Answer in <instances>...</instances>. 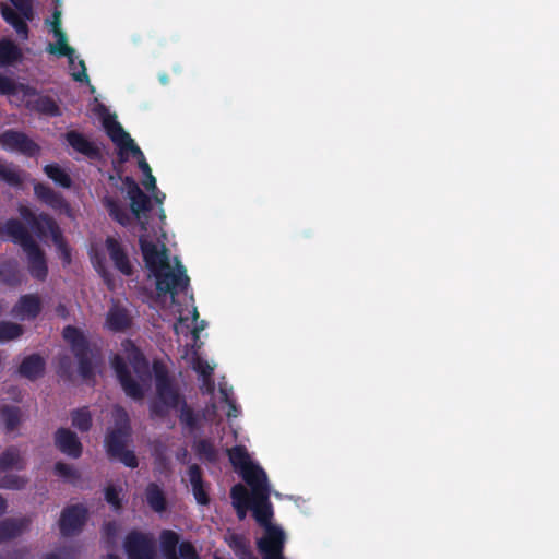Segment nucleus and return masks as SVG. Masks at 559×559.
Returning <instances> with one entry per match:
<instances>
[{"label": "nucleus", "instance_id": "1", "mask_svg": "<svg viewBox=\"0 0 559 559\" xmlns=\"http://www.w3.org/2000/svg\"><path fill=\"white\" fill-rule=\"evenodd\" d=\"M140 249L146 267L156 280V289L160 295L170 294L174 298L185 292L190 284L186 267L177 260L176 270L173 271L169 264L168 249L157 245L144 237L139 239Z\"/></svg>", "mask_w": 559, "mask_h": 559}, {"label": "nucleus", "instance_id": "2", "mask_svg": "<svg viewBox=\"0 0 559 559\" xmlns=\"http://www.w3.org/2000/svg\"><path fill=\"white\" fill-rule=\"evenodd\" d=\"M0 235L21 247L27 258V269L31 276L45 281L48 276L47 259L29 229L17 218H9L0 227Z\"/></svg>", "mask_w": 559, "mask_h": 559}, {"label": "nucleus", "instance_id": "3", "mask_svg": "<svg viewBox=\"0 0 559 559\" xmlns=\"http://www.w3.org/2000/svg\"><path fill=\"white\" fill-rule=\"evenodd\" d=\"M251 510L259 525L265 528L264 536L257 542L258 550L263 559H285L283 556L285 535L282 528L271 523L273 508L269 500V493H266V500L252 497Z\"/></svg>", "mask_w": 559, "mask_h": 559}, {"label": "nucleus", "instance_id": "4", "mask_svg": "<svg viewBox=\"0 0 559 559\" xmlns=\"http://www.w3.org/2000/svg\"><path fill=\"white\" fill-rule=\"evenodd\" d=\"M152 371L155 379L157 401L150 406L153 416L164 418L169 409H176L181 403V392L175 378L162 360H154Z\"/></svg>", "mask_w": 559, "mask_h": 559}, {"label": "nucleus", "instance_id": "5", "mask_svg": "<svg viewBox=\"0 0 559 559\" xmlns=\"http://www.w3.org/2000/svg\"><path fill=\"white\" fill-rule=\"evenodd\" d=\"M19 214L37 238L44 239L48 236L51 237L53 243L60 251L63 263L69 264L71 262V252L64 242L60 227L49 214L44 212L36 214L25 205H20Z\"/></svg>", "mask_w": 559, "mask_h": 559}, {"label": "nucleus", "instance_id": "6", "mask_svg": "<svg viewBox=\"0 0 559 559\" xmlns=\"http://www.w3.org/2000/svg\"><path fill=\"white\" fill-rule=\"evenodd\" d=\"M64 341L70 345L74 357L78 360L79 374L84 380L95 377V362L100 357L97 347H92L84 333L76 326L67 325L62 331Z\"/></svg>", "mask_w": 559, "mask_h": 559}, {"label": "nucleus", "instance_id": "7", "mask_svg": "<svg viewBox=\"0 0 559 559\" xmlns=\"http://www.w3.org/2000/svg\"><path fill=\"white\" fill-rule=\"evenodd\" d=\"M116 427L108 430L105 437V449L108 457L119 455L126 449L131 433V426L128 413L122 407L116 408Z\"/></svg>", "mask_w": 559, "mask_h": 559}, {"label": "nucleus", "instance_id": "8", "mask_svg": "<svg viewBox=\"0 0 559 559\" xmlns=\"http://www.w3.org/2000/svg\"><path fill=\"white\" fill-rule=\"evenodd\" d=\"M111 368L115 371L117 380L127 396L134 401H141L144 399V386L132 377L128 362L121 355L115 354L112 356Z\"/></svg>", "mask_w": 559, "mask_h": 559}, {"label": "nucleus", "instance_id": "9", "mask_svg": "<svg viewBox=\"0 0 559 559\" xmlns=\"http://www.w3.org/2000/svg\"><path fill=\"white\" fill-rule=\"evenodd\" d=\"M123 547L128 559H155L154 540L145 533L131 531L124 538Z\"/></svg>", "mask_w": 559, "mask_h": 559}, {"label": "nucleus", "instance_id": "10", "mask_svg": "<svg viewBox=\"0 0 559 559\" xmlns=\"http://www.w3.org/2000/svg\"><path fill=\"white\" fill-rule=\"evenodd\" d=\"M0 144L7 151L19 152L27 157H34L40 152V146L35 141L24 132L13 129L0 134Z\"/></svg>", "mask_w": 559, "mask_h": 559}, {"label": "nucleus", "instance_id": "11", "mask_svg": "<svg viewBox=\"0 0 559 559\" xmlns=\"http://www.w3.org/2000/svg\"><path fill=\"white\" fill-rule=\"evenodd\" d=\"M88 511L83 504H71L66 507L59 519L60 533L64 537L80 533L85 525Z\"/></svg>", "mask_w": 559, "mask_h": 559}, {"label": "nucleus", "instance_id": "12", "mask_svg": "<svg viewBox=\"0 0 559 559\" xmlns=\"http://www.w3.org/2000/svg\"><path fill=\"white\" fill-rule=\"evenodd\" d=\"M105 248L115 269L119 273L127 277L134 274V266L130 260L128 251L119 239L108 236L105 240Z\"/></svg>", "mask_w": 559, "mask_h": 559}, {"label": "nucleus", "instance_id": "13", "mask_svg": "<svg viewBox=\"0 0 559 559\" xmlns=\"http://www.w3.org/2000/svg\"><path fill=\"white\" fill-rule=\"evenodd\" d=\"M103 126L107 135L117 146H119L121 153L126 151L131 154H141V148L134 143L130 134L123 130L122 126L115 119V117L109 115L104 117Z\"/></svg>", "mask_w": 559, "mask_h": 559}, {"label": "nucleus", "instance_id": "14", "mask_svg": "<svg viewBox=\"0 0 559 559\" xmlns=\"http://www.w3.org/2000/svg\"><path fill=\"white\" fill-rule=\"evenodd\" d=\"M24 96H37L34 99L26 100V107L32 110L49 117H60L62 115L57 102L48 95H38L36 88L28 85H21Z\"/></svg>", "mask_w": 559, "mask_h": 559}, {"label": "nucleus", "instance_id": "15", "mask_svg": "<svg viewBox=\"0 0 559 559\" xmlns=\"http://www.w3.org/2000/svg\"><path fill=\"white\" fill-rule=\"evenodd\" d=\"M56 448L71 459H79L83 453V444L78 435L69 428H58L53 435Z\"/></svg>", "mask_w": 559, "mask_h": 559}, {"label": "nucleus", "instance_id": "16", "mask_svg": "<svg viewBox=\"0 0 559 559\" xmlns=\"http://www.w3.org/2000/svg\"><path fill=\"white\" fill-rule=\"evenodd\" d=\"M242 479L250 486L252 497L266 500L269 493L267 476L265 471L255 464H250L240 472Z\"/></svg>", "mask_w": 559, "mask_h": 559}, {"label": "nucleus", "instance_id": "17", "mask_svg": "<svg viewBox=\"0 0 559 559\" xmlns=\"http://www.w3.org/2000/svg\"><path fill=\"white\" fill-rule=\"evenodd\" d=\"M68 145L75 151L87 157L91 160H99L102 158V151L99 146L88 140L83 133L71 130L64 134Z\"/></svg>", "mask_w": 559, "mask_h": 559}, {"label": "nucleus", "instance_id": "18", "mask_svg": "<svg viewBox=\"0 0 559 559\" xmlns=\"http://www.w3.org/2000/svg\"><path fill=\"white\" fill-rule=\"evenodd\" d=\"M123 183L127 188V194L131 201V212L134 216L140 218L141 213L150 212L152 209L151 198L141 190L138 182L132 177L127 176L123 179Z\"/></svg>", "mask_w": 559, "mask_h": 559}, {"label": "nucleus", "instance_id": "19", "mask_svg": "<svg viewBox=\"0 0 559 559\" xmlns=\"http://www.w3.org/2000/svg\"><path fill=\"white\" fill-rule=\"evenodd\" d=\"M128 362L140 381L146 383L151 379L150 362L142 350L132 342L128 341L126 347Z\"/></svg>", "mask_w": 559, "mask_h": 559}, {"label": "nucleus", "instance_id": "20", "mask_svg": "<svg viewBox=\"0 0 559 559\" xmlns=\"http://www.w3.org/2000/svg\"><path fill=\"white\" fill-rule=\"evenodd\" d=\"M34 194L41 203L46 204L55 211L70 210L69 203L63 198V195L60 192L55 191L46 183H34Z\"/></svg>", "mask_w": 559, "mask_h": 559}, {"label": "nucleus", "instance_id": "21", "mask_svg": "<svg viewBox=\"0 0 559 559\" xmlns=\"http://www.w3.org/2000/svg\"><path fill=\"white\" fill-rule=\"evenodd\" d=\"M41 312L40 298L35 294H26L20 297L12 309V313L21 319L34 320Z\"/></svg>", "mask_w": 559, "mask_h": 559}, {"label": "nucleus", "instance_id": "22", "mask_svg": "<svg viewBox=\"0 0 559 559\" xmlns=\"http://www.w3.org/2000/svg\"><path fill=\"white\" fill-rule=\"evenodd\" d=\"M31 521L27 518H7L0 521V544L12 540L23 534Z\"/></svg>", "mask_w": 559, "mask_h": 559}, {"label": "nucleus", "instance_id": "23", "mask_svg": "<svg viewBox=\"0 0 559 559\" xmlns=\"http://www.w3.org/2000/svg\"><path fill=\"white\" fill-rule=\"evenodd\" d=\"M132 319L128 310L120 305H112L106 316V325L112 332H122L129 329Z\"/></svg>", "mask_w": 559, "mask_h": 559}, {"label": "nucleus", "instance_id": "24", "mask_svg": "<svg viewBox=\"0 0 559 559\" xmlns=\"http://www.w3.org/2000/svg\"><path fill=\"white\" fill-rule=\"evenodd\" d=\"M188 477L197 502L201 506H207L210 497L204 487L201 467L198 464H191L188 468Z\"/></svg>", "mask_w": 559, "mask_h": 559}, {"label": "nucleus", "instance_id": "25", "mask_svg": "<svg viewBox=\"0 0 559 559\" xmlns=\"http://www.w3.org/2000/svg\"><path fill=\"white\" fill-rule=\"evenodd\" d=\"M46 362L38 354L26 356L19 366V373L28 379L36 380L45 372Z\"/></svg>", "mask_w": 559, "mask_h": 559}, {"label": "nucleus", "instance_id": "26", "mask_svg": "<svg viewBox=\"0 0 559 559\" xmlns=\"http://www.w3.org/2000/svg\"><path fill=\"white\" fill-rule=\"evenodd\" d=\"M23 58L21 48L11 39L0 40V67L12 66Z\"/></svg>", "mask_w": 559, "mask_h": 559}, {"label": "nucleus", "instance_id": "27", "mask_svg": "<svg viewBox=\"0 0 559 559\" xmlns=\"http://www.w3.org/2000/svg\"><path fill=\"white\" fill-rule=\"evenodd\" d=\"M24 468L25 461L16 447L11 445L7 448L0 455V473L9 469L22 471Z\"/></svg>", "mask_w": 559, "mask_h": 559}, {"label": "nucleus", "instance_id": "28", "mask_svg": "<svg viewBox=\"0 0 559 559\" xmlns=\"http://www.w3.org/2000/svg\"><path fill=\"white\" fill-rule=\"evenodd\" d=\"M145 498L150 508L155 512H164L167 500L163 489L156 483H150L145 488Z\"/></svg>", "mask_w": 559, "mask_h": 559}, {"label": "nucleus", "instance_id": "29", "mask_svg": "<svg viewBox=\"0 0 559 559\" xmlns=\"http://www.w3.org/2000/svg\"><path fill=\"white\" fill-rule=\"evenodd\" d=\"M193 449L201 462L209 464H216L218 462V450L210 439H200L194 443Z\"/></svg>", "mask_w": 559, "mask_h": 559}, {"label": "nucleus", "instance_id": "30", "mask_svg": "<svg viewBox=\"0 0 559 559\" xmlns=\"http://www.w3.org/2000/svg\"><path fill=\"white\" fill-rule=\"evenodd\" d=\"M104 204L114 221L121 226H128L130 224L131 217L129 211L119 200L106 198Z\"/></svg>", "mask_w": 559, "mask_h": 559}, {"label": "nucleus", "instance_id": "31", "mask_svg": "<svg viewBox=\"0 0 559 559\" xmlns=\"http://www.w3.org/2000/svg\"><path fill=\"white\" fill-rule=\"evenodd\" d=\"M178 418L180 424L190 431L197 430L200 426V414L195 413L194 409L187 404L186 399L182 394L181 403L179 405Z\"/></svg>", "mask_w": 559, "mask_h": 559}, {"label": "nucleus", "instance_id": "32", "mask_svg": "<svg viewBox=\"0 0 559 559\" xmlns=\"http://www.w3.org/2000/svg\"><path fill=\"white\" fill-rule=\"evenodd\" d=\"M160 549L165 559H179L177 546L179 545V535L171 530H164L160 533Z\"/></svg>", "mask_w": 559, "mask_h": 559}, {"label": "nucleus", "instance_id": "33", "mask_svg": "<svg viewBox=\"0 0 559 559\" xmlns=\"http://www.w3.org/2000/svg\"><path fill=\"white\" fill-rule=\"evenodd\" d=\"M44 173L49 179H51L56 185L60 186L61 188H71L72 179L70 175L59 164H47L44 167Z\"/></svg>", "mask_w": 559, "mask_h": 559}, {"label": "nucleus", "instance_id": "34", "mask_svg": "<svg viewBox=\"0 0 559 559\" xmlns=\"http://www.w3.org/2000/svg\"><path fill=\"white\" fill-rule=\"evenodd\" d=\"M0 418L5 427V431L12 432L21 424V411L14 405H2L0 406Z\"/></svg>", "mask_w": 559, "mask_h": 559}, {"label": "nucleus", "instance_id": "35", "mask_svg": "<svg viewBox=\"0 0 559 559\" xmlns=\"http://www.w3.org/2000/svg\"><path fill=\"white\" fill-rule=\"evenodd\" d=\"M2 17L16 31L19 35L25 39L28 37L29 28L27 25V20L22 17L15 10L8 7L4 8L2 10Z\"/></svg>", "mask_w": 559, "mask_h": 559}, {"label": "nucleus", "instance_id": "36", "mask_svg": "<svg viewBox=\"0 0 559 559\" xmlns=\"http://www.w3.org/2000/svg\"><path fill=\"white\" fill-rule=\"evenodd\" d=\"M55 36L58 39V45L49 44L48 51L53 55L68 57L70 66L74 64L73 55L74 49L67 44V37L62 29L56 28Z\"/></svg>", "mask_w": 559, "mask_h": 559}, {"label": "nucleus", "instance_id": "37", "mask_svg": "<svg viewBox=\"0 0 559 559\" xmlns=\"http://www.w3.org/2000/svg\"><path fill=\"white\" fill-rule=\"evenodd\" d=\"M72 426L81 432H87L92 428L93 419L90 408L83 406L71 412Z\"/></svg>", "mask_w": 559, "mask_h": 559}, {"label": "nucleus", "instance_id": "38", "mask_svg": "<svg viewBox=\"0 0 559 559\" xmlns=\"http://www.w3.org/2000/svg\"><path fill=\"white\" fill-rule=\"evenodd\" d=\"M227 454L231 465L235 468H239L240 472L243 471L250 464H252L248 451L243 445H235L228 449Z\"/></svg>", "mask_w": 559, "mask_h": 559}, {"label": "nucleus", "instance_id": "39", "mask_svg": "<svg viewBox=\"0 0 559 559\" xmlns=\"http://www.w3.org/2000/svg\"><path fill=\"white\" fill-rule=\"evenodd\" d=\"M24 329L21 324L11 321H0V343L21 337Z\"/></svg>", "mask_w": 559, "mask_h": 559}, {"label": "nucleus", "instance_id": "40", "mask_svg": "<svg viewBox=\"0 0 559 559\" xmlns=\"http://www.w3.org/2000/svg\"><path fill=\"white\" fill-rule=\"evenodd\" d=\"M0 282L9 286H15L20 284L19 270L14 263L5 262L1 264Z\"/></svg>", "mask_w": 559, "mask_h": 559}, {"label": "nucleus", "instance_id": "41", "mask_svg": "<svg viewBox=\"0 0 559 559\" xmlns=\"http://www.w3.org/2000/svg\"><path fill=\"white\" fill-rule=\"evenodd\" d=\"M230 498L234 507L252 504V496L249 495L247 488L241 484H236L231 487Z\"/></svg>", "mask_w": 559, "mask_h": 559}, {"label": "nucleus", "instance_id": "42", "mask_svg": "<svg viewBox=\"0 0 559 559\" xmlns=\"http://www.w3.org/2000/svg\"><path fill=\"white\" fill-rule=\"evenodd\" d=\"M55 474L69 481H75L80 478V473L70 464H67L64 462H57L55 464Z\"/></svg>", "mask_w": 559, "mask_h": 559}, {"label": "nucleus", "instance_id": "43", "mask_svg": "<svg viewBox=\"0 0 559 559\" xmlns=\"http://www.w3.org/2000/svg\"><path fill=\"white\" fill-rule=\"evenodd\" d=\"M119 526L116 521L106 522L103 525V538L107 548H114L117 544Z\"/></svg>", "mask_w": 559, "mask_h": 559}, {"label": "nucleus", "instance_id": "44", "mask_svg": "<svg viewBox=\"0 0 559 559\" xmlns=\"http://www.w3.org/2000/svg\"><path fill=\"white\" fill-rule=\"evenodd\" d=\"M0 179L13 187H19L23 182L19 171L3 164H0Z\"/></svg>", "mask_w": 559, "mask_h": 559}, {"label": "nucleus", "instance_id": "45", "mask_svg": "<svg viewBox=\"0 0 559 559\" xmlns=\"http://www.w3.org/2000/svg\"><path fill=\"white\" fill-rule=\"evenodd\" d=\"M27 479L19 475L9 474L0 479V488L20 490L25 487Z\"/></svg>", "mask_w": 559, "mask_h": 559}, {"label": "nucleus", "instance_id": "46", "mask_svg": "<svg viewBox=\"0 0 559 559\" xmlns=\"http://www.w3.org/2000/svg\"><path fill=\"white\" fill-rule=\"evenodd\" d=\"M94 266H95L96 272L102 277L104 284L107 286V288L110 292H114L116 288V278H115L114 274L105 266L102 259H97Z\"/></svg>", "mask_w": 559, "mask_h": 559}, {"label": "nucleus", "instance_id": "47", "mask_svg": "<svg viewBox=\"0 0 559 559\" xmlns=\"http://www.w3.org/2000/svg\"><path fill=\"white\" fill-rule=\"evenodd\" d=\"M204 329V321L200 323V326H194L191 330V334L193 335V338H199V333L201 330ZM174 331L176 334H188L190 332L189 324H188V318L180 317L178 322L174 324Z\"/></svg>", "mask_w": 559, "mask_h": 559}, {"label": "nucleus", "instance_id": "48", "mask_svg": "<svg viewBox=\"0 0 559 559\" xmlns=\"http://www.w3.org/2000/svg\"><path fill=\"white\" fill-rule=\"evenodd\" d=\"M112 460H118L123 465L130 468H136L139 465L138 457L132 450H128L127 448L119 452V455L112 456Z\"/></svg>", "mask_w": 559, "mask_h": 559}, {"label": "nucleus", "instance_id": "49", "mask_svg": "<svg viewBox=\"0 0 559 559\" xmlns=\"http://www.w3.org/2000/svg\"><path fill=\"white\" fill-rule=\"evenodd\" d=\"M119 495H120V490H118L114 486H108L105 489V499L114 508L115 511L120 510L122 507L121 499H120Z\"/></svg>", "mask_w": 559, "mask_h": 559}, {"label": "nucleus", "instance_id": "50", "mask_svg": "<svg viewBox=\"0 0 559 559\" xmlns=\"http://www.w3.org/2000/svg\"><path fill=\"white\" fill-rule=\"evenodd\" d=\"M17 13L27 21L34 19V10L31 0H17L14 2Z\"/></svg>", "mask_w": 559, "mask_h": 559}, {"label": "nucleus", "instance_id": "51", "mask_svg": "<svg viewBox=\"0 0 559 559\" xmlns=\"http://www.w3.org/2000/svg\"><path fill=\"white\" fill-rule=\"evenodd\" d=\"M193 370L203 378L213 376L214 368L206 360L197 357L193 361Z\"/></svg>", "mask_w": 559, "mask_h": 559}, {"label": "nucleus", "instance_id": "52", "mask_svg": "<svg viewBox=\"0 0 559 559\" xmlns=\"http://www.w3.org/2000/svg\"><path fill=\"white\" fill-rule=\"evenodd\" d=\"M16 83L10 78L0 74V94L1 95H14L16 94Z\"/></svg>", "mask_w": 559, "mask_h": 559}, {"label": "nucleus", "instance_id": "53", "mask_svg": "<svg viewBox=\"0 0 559 559\" xmlns=\"http://www.w3.org/2000/svg\"><path fill=\"white\" fill-rule=\"evenodd\" d=\"M179 559H199L195 547L190 542H182L179 545Z\"/></svg>", "mask_w": 559, "mask_h": 559}, {"label": "nucleus", "instance_id": "54", "mask_svg": "<svg viewBox=\"0 0 559 559\" xmlns=\"http://www.w3.org/2000/svg\"><path fill=\"white\" fill-rule=\"evenodd\" d=\"M75 556V550L73 548H63L58 554H48L41 559H73Z\"/></svg>", "mask_w": 559, "mask_h": 559}, {"label": "nucleus", "instance_id": "55", "mask_svg": "<svg viewBox=\"0 0 559 559\" xmlns=\"http://www.w3.org/2000/svg\"><path fill=\"white\" fill-rule=\"evenodd\" d=\"M28 555L29 550L27 549V547H20L8 552L5 558L0 559H27Z\"/></svg>", "mask_w": 559, "mask_h": 559}, {"label": "nucleus", "instance_id": "56", "mask_svg": "<svg viewBox=\"0 0 559 559\" xmlns=\"http://www.w3.org/2000/svg\"><path fill=\"white\" fill-rule=\"evenodd\" d=\"M215 390V382L213 379V376L203 377L202 378V384H201V391L203 394H213Z\"/></svg>", "mask_w": 559, "mask_h": 559}, {"label": "nucleus", "instance_id": "57", "mask_svg": "<svg viewBox=\"0 0 559 559\" xmlns=\"http://www.w3.org/2000/svg\"><path fill=\"white\" fill-rule=\"evenodd\" d=\"M79 66L81 68V71L73 72V74H72L73 80L76 82H80V83L88 82V75L86 73L85 62L83 60H80Z\"/></svg>", "mask_w": 559, "mask_h": 559}, {"label": "nucleus", "instance_id": "58", "mask_svg": "<svg viewBox=\"0 0 559 559\" xmlns=\"http://www.w3.org/2000/svg\"><path fill=\"white\" fill-rule=\"evenodd\" d=\"M132 155L135 158H138L139 168L142 170L144 176L152 173V169H151L148 163L146 162L142 151H141V154H132Z\"/></svg>", "mask_w": 559, "mask_h": 559}, {"label": "nucleus", "instance_id": "59", "mask_svg": "<svg viewBox=\"0 0 559 559\" xmlns=\"http://www.w3.org/2000/svg\"><path fill=\"white\" fill-rule=\"evenodd\" d=\"M143 186L145 187L146 190L153 193L155 192V190H157L156 178L153 176L152 173L145 176V179L143 180Z\"/></svg>", "mask_w": 559, "mask_h": 559}, {"label": "nucleus", "instance_id": "60", "mask_svg": "<svg viewBox=\"0 0 559 559\" xmlns=\"http://www.w3.org/2000/svg\"><path fill=\"white\" fill-rule=\"evenodd\" d=\"M239 520H243L247 516V512L251 509V506H238L234 507Z\"/></svg>", "mask_w": 559, "mask_h": 559}, {"label": "nucleus", "instance_id": "61", "mask_svg": "<svg viewBox=\"0 0 559 559\" xmlns=\"http://www.w3.org/2000/svg\"><path fill=\"white\" fill-rule=\"evenodd\" d=\"M60 23H61V21H60V12L56 11L53 13V22H52V31L53 32L56 31V28L61 29L60 28Z\"/></svg>", "mask_w": 559, "mask_h": 559}, {"label": "nucleus", "instance_id": "62", "mask_svg": "<svg viewBox=\"0 0 559 559\" xmlns=\"http://www.w3.org/2000/svg\"><path fill=\"white\" fill-rule=\"evenodd\" d=\"M7 509H8L7 500L0 496V516H2L7 512Z\"/></svg>", "mask_w": 559, "mask_h": 559}, {"label": "nucleus", "instance_id": "63", "mask_svg": "<svg viewBox=\"0 0 559 559\" xmlns=\"http://www.w3.org/2000/svg\"><path fill=\"white\" fill-rule=\"evenodd\" d=\"M219 391H221L223 401L226 402V403H229L231 400L229 397L228 390L226 388H221Z\"/></svg>", "mask_w": 559, "mask_h": 559}, {"label": "nucleus", "instance_id": "64", "mask_svg": "<svg viewBox=\"0 0 559 559\" xmlns=\"http://www.w3.org/2000/svg\"><path fill=\"white\" fill-rule=\"evenodd\" d=\"M166 195L162 192H158V193H155L154 194V199L155 201L158 203V204H162L163 201L165 200Z\"/></svg>", "mask_w": 559, "mask_h": 559}]
</instances>
